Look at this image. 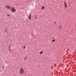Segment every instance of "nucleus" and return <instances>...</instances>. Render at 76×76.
I'll use <instances>...</instances> for the list:
<instances>
[{"instance_id":"obj_1","label":"nucleus","mask_w":76,"mask_h":76,"mask_svg":"<svg viewBox=\"0 0 76 76\" xmlns=\"http://www.w3.org/2000/svg\"><path fill=\"white\" fill-rule=\"evenodd\" d=\"M23 69H21L20 71L19 72V73H20V74H21V75H22V74H23Z\"/></svg>"},{"instance_id":"obj_2","label":"nucleus","mask_w":76,"mask_h":76,"mask_svg":"<svg viewBox=\"0 0 76 76\" xmlns=\"http://www.w3.org/2000/svg\"><path fill=\"white\" fill-rule=\"evenodd\" d=\"M11 11L12 12H16V9L14 7H13L11 9Z\"/></svg>"},{"instance_id":"obj_3","label":"nucleus","mask_w":76,"mask_h":76,"mask_svg":"<svg viewBox=\"0 0 76 76\" xmlns=\"http://www.w3.org/2000/svg\"><path fill=\"white\" fill-rule=\"evenodd\" d=\"M31 17H32V15H31V14H30L28 15V18L29 20H31Z\"/></svg>"},{"instance_id":"obj_4","label":"nucleus","mask_w":76,"mask_h":76,"mask_svg":"<svg viewBox=\"0 0 76 76\" xmlns=\"http://www.w3.org/2000/svg\"><path fill=\"white\" fill-rule=\"evenodd\" d=\"M6 7L7 9H11V7L9 6H6Z\"/></svg>"},{"instance_id":"obj_5","label":"nucleus","mask_w":76,"mask_h":76,"mask_svg":"<svg viewBox=\"0 0 76 76\" xmlns=\"http://www.w3.org/2000/svg\"><path fill=\"white\" fill-rule=\"evenodd\" d=\"M64 6H65V7L66 8H67V4L66 3V2H65V3L64 4Z\"/></svg>"},{"instance_id":"obj_6","label":"nucleus","mask_w":76,"mask_h":76,"mask_svg":"<svg viewBox=\"0 0 76 76\" xmlns=\"http://www.w3.org/2000/svg\"><path fill=\"white\" fill-rule=\"evenodd\" d=\"M45 8V6H42V10H44V9Z\"/></svg>"},{"instance_id":"obj_7","label":"nucleus","mask_w":76,"mask_h":76,"mask_svg":"<svg viewBox=\"0 0 76 76\" xmlns=\"http://www.w3.org/2000/svg\"><path fill=\"white\" fill-rule=\"evenodd\" d=\"M35 19H37V16H34Z\"/></svg>"},{"instance_id":"obj_8","label":"nucleus","mask_w":76,"mask_h":76,"mask_svg":"<svg viewBox=\"0 0 76 76\" xmlns=\"http://www.w3.org/2000/svg\"><path fill=\"white\" fill-rule=\"evenodd\" d=\"M55 41V39H53L52 40V42H54Z\"/></svg>"},{"instance_id":"obj_9","label":"nucleus","mask_w":76,"mask_h":76,"mask_svg":"<svg viewBox=\"0 0 76 76\" xmlns=\"http://www.w3.org/2000/svg\"><path fill=\"white\" fill-rule=\"evenodd\" d=\"M40 54H42V51H40Z\"/></svg>"},{"instance_id":"obj_10","label":"nucleus","mask_w":76,"mask_h":76,"mask_svg":"<svg viewBox=\"0 0 76 76\" xmlns=\"http://www.w3.org/2000/svg\"><path fill=\"white\" fill-rule=\"evenodd\" d=\"M26 57H25L24 58V60H26Z\"/></svg>"},{"instance_id":"obj_11","label":"nucleus","mask_w":76,"mask_h":76,"mask_svg":"<svg viewBox=\"0 0 76 76\" xmlns=\"http://www.w3.org/2000/svg\"><path fill=\"white\" fill-rule=\"evenodd\" d=\"M25 48H26V47H25V46H24L23 47V48H24V49H25Z\"/></svg>"},{"instance_id":"obj_12","label":"nucleus","mask_w":76,"mask_h":76,"mask_svg":"<svg viewBox=\"0 0 76 76\" xmlns=\"http://www.w3.org/2000/svg\"><path fill=\"white\" fill-rule=\"evenodd\" d=\"M3 69H4V66H3Z\"/></svg>"},{"instance_id":"obj_13","label":"nucleus","mask_w":76,"mask_h":76,"mask_svg":"<svg viewBox=\"0 0 76 76\" xmlns=\"http://www.w3.org/2000/svg\"><path fill=\"white\" fill-rule=\"evenodd\" d=\"M7 16H8V17H9V16H10V15H7Z\"/></svg>"},{"instance_id":"obj_14","label":"nucleus","mask_w":76,"mask_h":76,"mask_svg":"<svg viewBox=\"0 0 76 76\" xmlns=\"http://www.w3.org/2000/svg\"><path fill=\"white\" fill-rule=\"evenodd\" d=\"M59 28H61V26Z\"/></svg>"},{"instance_id":"obj_15","label":"nucleus","mask_w":76,"mask_h":76,"mask_svg":"<svg viewBox=\"0 0 76 76\" xmlns=\"http://www.w3.org/2000/svg\"><path fill=\"white\" fill-rule=\"evenodd\" d=\"M56 22H54V24H56Z\"/></svg>"},{"instance_id":"obj_16","label":"nucleus","mask_w":76,"mask_h":76,"mask_svg":"<svg viewBox=\"0 0 76 76\" xmlns=\"http://www.w3.org/2000/svg\"><path fill=\"white\" fill-rule=\"evenodd\" d=\"M75 52H76V50H75Z\"/></svg>"}]
</instances>
